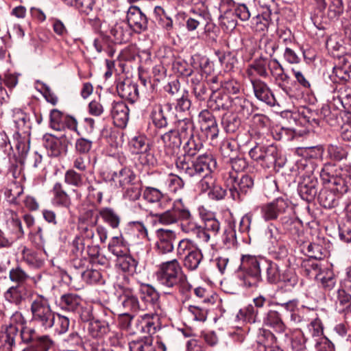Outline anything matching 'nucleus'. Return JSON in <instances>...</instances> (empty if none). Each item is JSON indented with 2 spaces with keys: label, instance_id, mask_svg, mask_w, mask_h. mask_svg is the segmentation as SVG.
Masks as SVG:
<instances>
[{
  "label": "nucleus",
  "instance_id": "f257e3e1",
  "mask_svg": "<svg viewBox=\"0 0 351 351\" xmlns=\"http://www.w3.org/2000/svg\"><path fill=\"white\" fill-rule=\"evenodd\" d=\"M175 165L180 173L191 178L213 173L217 166L216 159L210 154L199 155L194 160L185 156H178L175 160Z\"/></svg>",
  "mask_w": 351,
  "mask_h": 351
},
{
  "label": "nucleus",
  "instance_id": "f03ea898",
  "mask_svg": "<svg viewBox=\"0 0 351 351\" xmlns=\"http://www.w3.org/2000/svg\"><path fill=\"white\" fill-rule=\"evenodd\" d=\"M241 263L234 273V277L240 286L245 288L256 287L262 280L261 265L266 261L260 256L243 254Z\"/></svg>",
  "mask_w": 351,
  "mask_h": 351
},
{
  "label": "nucleus",
  "instance_id": "7ed1b4c3",
  "mask_svg": "<svg viewBox=\"0 0 351 351\" xmlns=\"http://www.w3.org/2000/svg\"><path fill=\"white\" fill-rule=\"evenodd\" d=\"M320 178L324 184H330L341 197L351 190V167H337L326 164L320 171Z\"/></svg>",
  "mask_w": 351,
  "mask_h": 351
},
{
  "label": "nucleus",
  "instance_id": "20e7f679",
  "mask_svg": "<svg viewBox=\"0 0 351 351\" xmlns=\"http://www.w3.org/2000/svg\"><path fill=\"white\" fill-rule=\"evenodd\" d=\"M32 322L47 331L55 324L56 313L52 310L49 298L37 294L32 299L30 304Z\"/></svg>",
  "mask_w": 351,
  "mask_h": 351
},
{
  "label": "nucleus",
  "instance_id": "39448f33",
  "mask_svg": "<svg viewBox=\"0 0 351 351\" xmlns=\"http://www.w3.org/2000/svg\"><path fill=\"white\" fill-rule=\"evenodd\" d=\"M184 275L182 268L177 259L160 263L156 272V279L160 285L171 289L175 288Z\"/></svg>",
  "mask_w": 351,
  "mask_h": 351
},
{
  "label": "nucleus",
  "instance_id": "423d86ee",
  "mask_svg": "<svg viewBox=\"0 0 351 351\" xmlns=\"http://www.w3.org/2000/svg\"><path fill=\"white\" fill-rule=\"evenodd\" d=\"M171 206L170 208H167L162 213H151L150 215L155 217L160 224L165 226L176 223L180 219L189 218L190 210L182 198L172 200Z\"/></svg>",
  "mask_w": 351,
  "mask_h": 351
},
{
  "label": "nucleus",
  "instance_id": "0eeeda50",
  "mask_svg": "<svg viewBox=\"0 0 351 351\" xmlns=\"http://www.w3.org/2000/svg\"><path fill=\"white\" fill-rule=\"evenodd\" d=\"M250 158L263 168L274 167L278 156V149L273 144L269 145H257L249 151Z\"/></svg>",
  "mask_w": 351,
  "mask_h": 351
},
{
  "label": "nucleus",
  "instance_id": "6e6552de",
  "mask_svg": "<svg viewBox=\"0 0 351 351\" xmlns=\"http://www.w3.org/2000/svg\"><path fill=\"white\" fill-rule=\"evenodd\" d=\"M290 209L289 201L283 197H278L260 206L261 217L265 221L278 219L281 221V217L286 216Z\"/></svg>",
  "mask_w": 351,
  "mask_h": 351
},
{
  "label": "nucleus",
  "instance_id": "1a4fd4ad",
  "mask_svg": "<svg viewBox=\"0 0 351 351\" xmlns=\"http://www.w3.org/2000/svg\"><path fill=\"white\" fill-rule=\"evenodd\" d=\"M227 182L230 184L229 189L230 196L235 201H241L242 195L246 194L254 186L253 178L246 174L239 178L234 173H229Z\"/></svg>",
  "mask_w": 351,
  "mask_h": 351
},
{
  "label": "nucleus",
  "instance_id": "9d476101",
  "mask_svg": "<svg viewBox=\"0 0 351 351\" xmlns=\"http://www.w3.org/2000/svg\"><path fill=\"white\" fill-rule=\"evenodd\" d=\"M143 197L147 202L154 204L160 210L169 208L172 203V198L167 193L153 186H145L143 191Z\"/></svg>",
  "mask_w": 351,
  "mask_h": 351
},
{
  "label": "nucleus",
  "instance_id": "9b49d317",
  "mask_svg": "<svg viewBox=\"0 0 351 351\" xmlns=\"http://www.w3.org/2000/svg\"><path fill=\"white\" fill-rule=\"evenodd\" d=\"M157 241L155 249L159 254H167L174 250V242L176 240V232L172 230L160 228L156 231Z\"/></svg>",
  "mask_w": 351,
  "mask_h": 351
},
{
  "label": "nucleus",
  "instance_id": "f8f14e48",
  "mask_svg": "<svg viewBox=\"0 0 351 351\" xmlns=\"http://www.w3.org/2000/svg\"><path fill=\"white\" fill-rule=\"evenodd\" d=\"M317 179L313 173L304 174L298 188L302 199L308 202L313 201L317 194Z\"/></svg>",
  "mask_w": 351,
  "mask_h": 351
},
{
  "label": "nucleus",
  "instance_id": "ddd939ff",
  "mask_svg": "<svg viewBox=\"0 0 351 351\" xmlns=\"http://www.w3.org/2000/svg\"><path fill=\"white\" fill-rule=\"evenodd\" d=\"M94 215L93 210H86L84 214L80 217L81 221L80 226V235L82 239L88 243H94L95 241V229L97 223V217H95L94 220H91Z\"/></svg>",
  "mask_w": 351,
  "mask_h": 351
},
{
  "label": "nucleus",
  "instance_id": "4468645a",
  "mask_svg": "<svg viewBox=\"0 0 351 351\" xmlns=\"http://www.w3.org/2000/svg\"><path fill=\"white\" fill-rule=\"evenodd\" d=\"M120 288L121 293L119 296V300L126 311L136 313L147 309V304L139 302L133 288L128 286H122Z\"/></svg>",
  "mask_w": 351,
  "mask_h": 351
},
{
  "label": "nucleus",
  "instance_id": "2eb2a0df",
  "mask_svg": "<svg viewBox=\"0 0 351 351\" xmlns=\"http://www.w3.org/2000/svg\"><path fill=\"white\" fill-rule=\"evenodd\" d=\"M126 19L129 27L136 33H141L147 29V18L138 6L131 5L128 8Z\"/></svg>",
  "mask_w": 351,
  "mask_h": 351
},
{
  "label": "nucleus",
  "instance_id": "dca6fc26",
  "mask_svg": "<svg viewBox=\"0 0 351 351\" xmlns=\"http://www.w3.org/2000/svg\"><path fill=\"white\" fill-rule=\"evenodd\" d=\"M269 304L282 308L290 314V321L293 324H299L308 321L304 313V310L299 308V301L297 299L290 300L286 302H269Z\"/></svg>",
  "mask_w": 351,
  "mask_h": 351
},
{
  "label": "nucleus",
  "instance_id": "f3484780",
  "mask_svg": "<svg viewBox=\"0 0 351 351\" xmlns=\"http://www.w3.org/2000/svg\"><path fill=\"white\" fill-rule=\"evenodd\" d=\"M43 141L45 148L51 156L58 157L66 152L68 141L64 136L56 137L46 134L43 136Z\"/></svg>",
  "mask_w": 351,
  "mask_h": 351
},
{
  "label": "nucleus",
  "instance_id": "a211bd4d",
  "mask_svg": "<svg viewBox=\"0 0 351 351\" xmlns=\"http://www.w3.org/2000/svg\"><path fill=\"white\" fill-rule=\"evenodd\" d=\"M19 330L17 326L6 325L0 332V348L2 351H12L19 339Z\"/></svg>",
  "mask_w": 351,
  "mask_h": 351
},
{
  "label": "nucleus",
  "instance_id": "6ab92c4d",
  "mask_svg": "<svg viewBox=\"0 0 351 351\" xmlns=\"http://www.w3.org/2000/svg\"><path fill=\"white\" fill-rule=\"evenodd\" d=\"M158 315L154 313H146L139 316L136 319V332L143 334H154L159 328Z\"/></svg>",
  "mask_w": 351,
  "mask_h": 351
},
{
  "label": "nucleus",
  "instance_id": "aec40b11",
  "mask_svg": "<svg viewBox=\"0 0 351 351\" xmlns=\"http://www.w3.org/2000/svg\"><path fill=\"white\" fill-rule=\"evenodd\" d=\"M199 121L201 130L206 132L207 138L214 139L218 136L217 123L211 112L208 110H202L199 114Z\"/></svg>",
  "mask_w": 351,
  "mask_h": 351
},
{
  "label": "nucleus",
  "instance_id": "412c9836",
  "mask_svg": "<svg viewBox=\"0 0 351 351\" xmlns=\"http://www.w3.org/2000/svg\"><path fill=\"white\" fill-rule=\"evenodd\" d=\"M136 178L135 174L128 168H123L119 171H110L106 176V180L115 186L125 188Z\"/></svg>",
  "mask_w": 351,
  "mask_h": 351
},
{
  "label": "nucleus",
  "instance_id": "4be33fe9",
  "mask_svg": "<svg viewBox=\"0 0 351 351\" xmlns=\"http://www.w3.org/2000/svg\"><path fill=\"white\" fill-rule=\"evenodd\" d=\"M130 351H166V347L162 341L154 342L151 336L132 341L129 344Z\"/></svg>",
  "mask_w": 351,
  "mask_h": 351
},
{
  "label": "nucleus",
  "instance_id": "5701e85b",
  "mask_svg": "<svg viewBox=\"0 0 351 351\" xmlns=\"http://www.w3.org/2000/svg\"><path fill=\"white\" fill-rule=\"evenodd\" d=\"M53 205L69 209L72 205L71 197L67 193L63 184L56 182L51 190Z\"/></svg>",
  "mask_w": 351,
  "mask_h": 351
},
{
  "label": "nucleus",
  "instance_id": "b1692460",
  "mask_svg": "<svg viewBox=\"0 0 351 351\" xmlns=\"http://www.w3.org/2000/svg\"><path fill=\"white\" fill-rule=\"evenodd\" d=\"M263 324L272 328L276 332L283 334L287 326L282 319L281 313L276 310L270 309L265 313L263 318Z\"/></svg>",
  "mask_w": 351,
  "mask_h": 351
},
{
  "label": "nucleus",
  "instance_id": "393cba45",
  "mask_svg": "<svg viewBox=\"0 0 351 351\" xmlns=\"http://www.w3.org/2000/svg\"><path fill=\"white\" fill-rule=\"evenodd\" d=\"M117 91L121 98L132 104L134 103L139 97L138 85L130 80L119 82L117 84Z\"/></svg>",
  "mask_w": 351,
  "mask_h": 351
},
{
  "label": "nucleus",
  "instance_id": "a878e982",
  "mask_svg": "<svg viewBox=\"0 0 351 351\" xmlns=\"http://www.w3.org/2000/svg\"><path fill=\"white\" fill-rule=\"evenodd\" d=\"M110 34L114 43L118 44L128 42L132 34L129 25L123 20L117 21L110 27Z\"/></svg>",
  "mask_w": 351,
  "mask_h": 351
},
{
  "label": "nucleus",
  "instance_id": "bb28decb",
  "mask_svg": "<svg viewBox=\"0 0 351 351\" xmlns=\"http://www.w3.org/2000/svg\"><path fill=\"white\" fill-rule=\"evenodd\" d=\"M111 116L114 123L120 128L125 127L129 119V109L123 101H114L111 107Z\"/></svg>",
  "mask_w": 351,
  "mask_h": 351
},
{
  "label": "nucleus",
  "instance_id": "cd10ccee",
  "mask_svg": "<svg viewBox=\"0 0 351 351\" xmlns=\"http://www.w3.org/2000/svg\"><path fill=\"white\" fill-rule=\"evenodd\" d=\"M252 85L255 97L260 101L271 105L274 97L267 84L261 80H252Z\"/></svg>",
  "mask_w": 351,
  "mask_h": 351
},
{
  "label": "nucleus",
  "instance_id": "c85d7f7f",
  "mask_svg": "<svg viewBox=\"0 0 351 351\" xmlns=\"http://www.w3.org/2000/svg\"><path fill=\"white\" fill-rule=\"evenodd\" d=\"M171 110V105L169 103L165 105H156L152 112L151 117L154 125L159 129L165 128L167 126V112Z\"/></svg>",
  "mask_w": 351,
  "mask_h": 351
},
{
  "label": "nucleus",
  "instance_id": "c756f323",
  "mask_svg": "<svg viewBox=\"0 0 351 351\" xmlns=\"http://www.w3.org/2000/svg\"><path fill=\"white\" fill-rule=\"evenodd\" d=\"M110 331V326L106 321L96 319L88 324L87 335L91 338L101 339Z\"/></svg>",
  "mask_w": 351,
  "mask_h": 351
},
{
  "label": "nucleus",
  "instance_id": "7c9ffc66",
  "mask_svg": "<svg viewBox=\"0 0 351 351\" xmlns=\"http://www.w3.org/2000/svg\"><path fill=\"white\" fill-rule=\"evenodd\" d=\"M82 303L80 296L75 293H66L59 300V306L64 311L75 313L79 311Z\"/></svg>",
  "mask_w": 351,
  "mask_h": 351
},
{
  "label": "nucleus",
  "instance_id": "2f4dec72",
  "mask_svg": "<svg viewBox=\"0 0 351 351\" xmlns=\"http://www.w3.org/2000/svg\"><path fill=\"white\" fill-rule=\"evenodd\" d=\"M315 280L325 291L332 290L336 285L335 276L330 269L324 267L316 274Z\"/></svg>",
  "mask_w": 351,
  "mask_h": 351
},
{
  "label": "nucleus",
  "instance_id": "473e14b6",
  "mask_svg": "<svg viewBox=\"0 0 351 351\" xmlns=\"http://www.w3.org/2000/svg\"><path fill=\"white\" fill-rule=\"evenodd\" d=\"M341 198L342 197L331 188L321 191L318 196L319 204L326 208L337 206Z\"/></svg>",
  "mask_w": 351,
  "mask_h": 351
},
{
  "label": "nucleus",
  "instance_id": "72a5a7b5",
  "mask_svg": "<svg viewBox=\"0 0 351 351\" xmlns=\"http://www.w3.org/2000/svg\"><path fill=\"white\" fill-rule=\"evenodd\" d=\"M231 104V96L221 93H213L208 101L210 108L217 111L230 110Z\"/></svg>",
  "mask_w": 351,
  "mask_h": 351
},
{
  "label": "nucleus",
  "instance_id": "f704fd0d",
  "mask_svg": "<svg viewBox=\"0 0 351 351\" xmlns=\"http://www.w3.org/2000/svg\"><path fill=\"white\" fill-rule=\"evenodd\" d=\"M269 254L273 259L281 261L285 267L290 266L289 251L283 243L277 241L273 244L269 249Z\"/></svg>",
  "mask_w": 351,
  "mask_h": 351
},
{
  "label": "nucleus",
  "instance_id": "c9c22d12",
  "mask_svg": "<svg viewBox=\"0 0 351 351\" xmlns=\"http://www.w3.org/2000/svg\"><path fill=\"white\" fill-rule=\"evenodd\" d=\"M96 217H97V219L101 217L103 221L112 229L118 228L121 223L120 215L110 207H104L99 209Z\"/></svg>",
  "mask_w": 351,
  "mask_h": 351
},
{
  "label": "nucleus",
  "instance_id": "e433bc0d",
  "mask_svg": "<svg viewBox=\"0 0 351 351\" xmlns=\"http://www.w3.org/2000/svg\"><path fill=\"white\" fill-rule=\"evenodd\" d=\"M351 88L343 84H335L332 90V99L330 101V106H332L337 110H341V106L343 101L350 95Z\"/></svg>",
  "mask_w": 351,
  "mask_h": 351
},
{
  "label": "nucleus",
  "instance_id": "4c0bfd02",
  "mask_svg": "<svg viewBox=\"0 0 351 351\" xmlns=\"http://www.w3.org/2000/svg\"><path fill=\"white\" fill-rule=\"evenodd\" d=\"M108 248L117 258L130 252L128 244L122 235L113 237L108 243Z\"/></svg>",
  "mask_w": 351,
  "mask_h": 351
},
{
  "label": "nucleus",
  "instance_id": "58836bf2",
  "mask_svg": "<svg viewBox=\"0 0 351 351\" xmlns=\"http://www.w3.org/2000/svg\"><path fill=\"white\" fill-rule=\"evenodd\" d=\"M280 222L283 228L293 237H299L302 232V225L299 219L286 215L281 217Z\"/></svg>",
  "mask_w": 351,
  "mask_h": 351
},
{
  "label": "nucleus",
  "instance_id": "ea45409f",
  "mask_svg": "<svg viewBox=\"0 0 351 351\" xmlns=\"http://www.w3.org/2000/svg\"><path fill=\"white\" fill-rule=\"evenodd\" d=\"M160 139L162 141L165 147L167 149L173 150L178 149L182 144L181 137L176 130L171 129L167 132L160 136ZM170 154H172L171 152Z\"/></svg>",
  "mask_w": 351,
  "mask_h": 351
},
{
  "label": "nucleus",
  "instance_id": "a19ab883",
  "mask_svg": "<svg viewBox=\"0 0 351 351\" xmlns=\"http://www.w3.org/2000/svg\"><path fill=\"white\" fill-rule=\"evenodd\" d=\"M137 265V261L130 254V252L117 258V266L130 275L136 272Z\"/></svg>",
  "mask_w": 351,
  "mask_h": 351
},
{
  "label": "nucleus",
  "instance_id": "79ce46f5",
  "mask_svg": "<svg viewBox=\"0 0 351 351\" xmlns=\"http://www.w3.org/2000/svg\"><path fill=\"white\" fill-rule=\"evenodd\" d=\"M203 259V254L197 247L183 258V265L189 271H195Z\"/></svg>",
  "mask_w": 351,
  "mask_h": 351
},
{
  "label": "nucleus",
  "instance_id": "37998d69",
  "mask_svg": "<svg viewBox=\"0 0 351 351\" xmlns=\"http://www.w3.org/2000/svg\"><path fill=\"white\" fill-rule=\"evenodd\" d=\"M141 299L146 303L155 304L159 300V294L156 290L149 285H142L139 287Z\"/></svg>",
  "mask_w": 351,
  "mask_h": 351
},
{
  "label": "nucleus",
  "instance_id": "c03bdc74",
  "mask_svg": "<svg viewBox=\"0 0 351 351\" xmlns=\"http://www.w3.org/2000/svg\"><path fill=\"white\" fill-rule=\"evenodd\" d=\"M22 259L30 267L39 268L43 266V261L39 254L32 249L23 247L21 252Z\"/></svg>",
  "mask_w": 351,
  "mask_h": 351
},
{
  "label": "nucleus",
  "instance_id": "a18cd8bd",
  "mask_svg": "<svg viewBox=\"0 0 351 351\" xmlns=\"http://www.w3.org/2000/svg\"><path fill=\"white\" fill-rule=\"evenodd\" d=\"M202 147L203 144L201 140L197 136L193 135L189 137L188 141L184 143L183 146L184 154L180 156H185L188 158H191L195 156Z\"/></svg>",
  "mask_w": 351,
  "mask_h": 351
},
{
  "label": "nucleus",
  "instance_id": "49530a36",
  "mask_svg": "<svg viewBox=\"0 0 351 351\" xmlns=\"http://www.w3.org/2000/svg\"><path fill=\"white\" fill-rule=\"evenodd\" d=\"M176 131L179 134V136L182 138H189L193 136L194 125L190 119H183L178 120L175 125Z\"/></svg>",
  "mask_w": 351,
  "mask_h": 351
},
{
  "label": "nucleus",
  "instance_id": "de8ad7c7",
  "mask_svg": "<svg viewBox=\"0 0 351 351\" xmlns=\"http://www.w3.org/2000/svg\"><path fill=\"white\" fill-rule=\"evenodd\" d=\"M130 147L134 154H145L149 149V143L144 136L132 138L130 142Z\"/></svg>",
  "mask_w": 351,
  "mask_h": 351
},
{
  "label": "nucleus",
  "instance_id": "09e8293b",
  "mask_svg": "<svg viewBox=\"0 0 351 351\" xmlns=\"http://www.w3.org/2000/svg\"><path fill=\"white\" fill-rule=\"evenodd\" d=\"M84 177V174L77 172L73 169H69L64 173V180L69 185L80 188L85 184Z\"/></svg>",
  "mask_w": 351,
  "mask_h": 351
},
{
  "label": "nucleus",
  "instance_id": "8fccbe9b",
  "mask_svg": "<svg viewBox=\"0 0 351 351\" xmlns=\"http://www.w3.org/2000/svg\"><path fill=\"white\" fill-rule=\"evenodd\" d=\"M221 124L227 133H234L239 128L241 120L234 114L226 113L222 117Z\"/></svg>",
  "mask_w": 351,
  "mask_h": 351
},
{
  "label": "nucleus",
  "instance_id": "3c124183",
  "mask_svg": "<svg viewBox=\"0 0 351 351\" xmlns=\"http://www.w3.org/2000/svg\"><path fill=\"white\" fill-rule=\"evenodd\" d=\"M350 73L351 71L348 70V67H346L345 69V68L335 66L332 74L330 75V78L335 84H345L346 82L350 80Z\"/></svg>",
  "mask_w": 351,
  "mask_h": 351
},
{
  "label": "nucleus",
  "instance_id": "603ef678",
  "mask_svg": "<svg viewBox=\"0 0 351 351\" xmlns=\"http://www.w3.org/2000/svg\"><path fill=\"white\" fill-rule=\"evenodd\" d=\"M210 16L208 13H195L194 16L189 17L186 21V27L189 31H193L201 24H208Z\"/></svg>",
  "mask_w": 351,
  "mask_h": 351
},
{
  "label": "nucleus",
  "instance_id": "864d4df0",
  "mask_svg": "<svg viewBox=\"0 0 351 351\" xmlns=\"http://www.w3.org/2000/svg\"><path fill=\"white\" fill-rule=\"evenodd\" d=\"M9 278L12 282L17 283L18 285L25 284L30 280L34 281V278L31 277L20 266L10 270Z\"/></svg>",
  "mask_w": 351,
  "mask_h": 351
},
{
  "label": "nucleus",
  "instance_id": "5fc2aeb1",
  "mask_svg": "<svg viewBox=\"0 0 351 351\" xmlns=\"http://www.w3.org/2000/svg\"><path fill=\"white\" fill-rule=\"evenodd\" d=\"M23 193V189L19 182H13L10 183L5 189L4 195L11 204H16L18 203L17 198Z\"/></svg>",
  "mask_w": 351,
  "mask_h": 351
},
{
  "label": "nucleus",
  "instance_id": "6e6d98bb",
  "mask_svg": "<svg viewBox=\"0 0 351 351\" xmlns=\"http://www.w3.org/2000/svg\"><path fill=\"white\" fill-rule=\"evenodd\" d=\"M14 122L19 131L26 132L30 128V119L29 116L21 110H16L14 112Z\"/></svg>",
  "mask_w": 351,
  "mask_h": 351
},
{
  "label": "nucleus",
  "instance_id": "4d7b16f0",
  "mask_svg": "<svg viewBox=\"0 0 351 351\" xmlns=\"http://www.w3.org/2000/svg\"><path fill=\"white\" fill-rule=\"evenodd\" d=\"M66 4L75 7L80 12L89 15L93 10L95 0H63Z\"/></svg>",
  "mask_w": 351,
  "mask_h": 351
},
{
  "label": "nucleus",
  "instance_id": "13d9d810",
  "mask_svg": "<svg viewBox=\"0 0 351 351\" xmlns=\"http://www.w3.org/2000/svg\"><path fill=\"white\" fill-rule=\"evenodd\" d=\"M194 294L199 298L200 302L204 305H211L216 302L217 296L213 294L209 290L202 287H197L194 289Z\"/></svg>",
  "mask_w": 351,
  "mask_h": 351
},
{
  "label": "nucleus",
  "instance_id": "bf43d9fd",
  "mask_svg": "<svg viewBox=\"0 0 351 351\" xmlns=\"http://www.w3.org/2000/svg\"><path fill=\"white\" fill-rule=\"evenodd\" d=\"M285 267L281 271L278 282H282L286 287L293 288L298 284V277L289 266Z\"/></svg>",
  "mask_w": 351,
  "mask_h": 351
},
{
  "label": "nucleus",
  "instance_id": "052dcab7",
  "mask_svg": "<svg viewBox=\"0 0 351 351\" xmlns=\"http://www.w3.org/2000/svg\"><path fill=\"white\" fill-rule=\"evenodd\" d=\"M5 299L12 304L19 305L24 300L23 290L19 285L10 287L4 293Z\"/></svg>",
  "mask_w": 351,
  "mask_h": 351
},
{
  "label": "nucleus",
  "instance_id": "680f3d73",
  "mask_svg": "<svg viewBox=\"0 0 351 351\" xmlns=\"http://www.w3.org/2000/svg\"><path fill=\"white\" fill-rule=\"evenodd\" d=\"M301 267L304 269L305 274L311 278H315L316 274H318L322 269V266L318 261L312 258L302 260Z\"/></svg>",
  "mask_w": 351,
  "mask_h": 351
},
{
  "label": "nucleus",
  "instance_id": "e2e57ef3",
  "mask_svg": "<svg viewBox=\"0 0 351 351\" xmlns=\"http://www.w3.org/2000/svg\"><path fill=\"white\" fill-rule=\"evenodd\" d=\"M167 189L171 193H176L184 187L185 183L181 177L170 173L165 181Z\"/></svg>",
  "mask_w": 351,
  "mask_h": 351
},
{
  "label": "nucleus",
  "instance_id": "0e129e2a",
  "mask_svg": "<svg viewBox=\"0 0 351 351\" xmlns=\"http://www.w3.org/2000/svg\"><path fill=\"white\" fill-rule=\"evenodd\" d=\"M123 197L129 201L134 202L138 200L142 193V189L138 183L133 182L123 188Z\"/></svg>",
  "mask_w": 351,
  "mask_h": 351
},
{
  "label": "nucleus",
  "instance_id": "69168bd1",
  "mask_svg": "<svg viewBox=\"0 0 351 351\" xmlns=\"http://www.w3.org/2000/svg\"><path fill=\"white\" fill-rule=\"evenodd\" d=\"M251 27L254 31L259 33H265L269 25V16L266 15H257L253 18L251 21Z\"/></svg>",
  "mask_w": 351,
  "mask_h": 351
},
{
  "label": "nucleus",
  "instance_id": "338daca9",
  "mask_svg": "<svg viewBox=\"0 0 351 351\" xmlns=\"http://www.w3.org/2000/svg\"><path fill=\"white\" fill-rule=\"evenodd\" d=\"M270 60L260 57L254 60L251 64L252 69H255L256 73L261 77L267 78L269 76L267 69H269Z\"/></svg>",
  "mask_w": 351,
  "mask_h": 351
},
{
  "label": "nucleus",
  "instance_id": "774afa93",
  "mask_svg": "<svg viewBox=\"0 0 351 351\" xmlns=\"http://www.w3.org/2000/svg\"><path fill=\"white\" fill-rule=\"evenodd\" d=\"M282 269L280 266L274 262L269 261L267 263V279L269 283L276 284L280 280V275Z\"/></svg>",
  "mask_w": 351,
  "mask_h": 351
}]
</instances>
